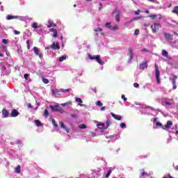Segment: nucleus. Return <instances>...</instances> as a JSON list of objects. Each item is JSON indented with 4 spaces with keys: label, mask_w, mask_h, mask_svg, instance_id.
Segmentation results:
<instances>
[{
    "label": "nucleus",
    "mask_w": 178,
    "mask_h": 178,
    "mask_svg": "<svg viewBox=\"0 0 178 178\" xmlns=\"http://www.w3.org/2000/svg\"><path fill=\"white\" fill-rule=\"evenodd\" d=\"M111 124V120H107L106 122V124L102 122H99L98 124H97V127H98L99 131V133L102 134V135L104 134H108V131H106V129H108V127H109Z\"/></svg>",
    "instance_id": "nucleus-1"
},
{
    "label": "nucleus",
    "mask_w": 178,
    "mask_h": 178,
    "mask_svg": "<svg viewBox=\"0 0 178 178\" xmlns=\"http://www.w3.org/2000/svg\"><path fill=\"white\" fill-rule=\"evenodd\" d=\"M6 20H12L13 19H17L21 22H30L33 20V18H30L29 16H19V15H8L6 17Z\"/></svg>",
    "instance_id": "nucleus-2"
},
{
    "label": "nucleus",
    "mask_w": 178,
    "mask_h": 178,
    "mask_svg": "<svg viewBox=\"0 0 178 178\" xmlns=\"http://www.w3.org/2000/svg\"><path fill=\"white\" fill-rule=\"evenodd\" d=\"M49 108H51L52 112H60V113H65V110L62 109L59 105H50Z\"/></svg>",
    "instance_id": "nucleus-3"
},
{
    "label": "nucleus",
    "mask_w": 178,
    "mask_h": 178,
    "mask_svg": "<svg viewBox=\"0 0 178 178\" xmlns=\"http://www.w3.org/2000/svg\"><path fill=\"white\" fill-rule=\"evenodd\" d=\"M89 58L91 60H96L97 62V63H99V65H101L102 66V65H104L103 61H102L101 58L99 57V55L97 56H92L90 54L88 55Z\"/></svg>",
    "instance_id": "nucleus-4"
},
{
    "label": "nucleus",
    "mask_w": 178,
    "mask_h": 178,
    "mask_svg": "<svg viewBox=\"0 0 178 178\" xmlns=\"http://www.w3.org/2000/svg\"><path fill=\"white\" fill-rule=\"evenodd\" d=\"M153 123H156V126H154V129H164L163 124L161 122L158 121V117H155L153 120Z\"/></svg>",
    "instance_id": "nucleus-5"
},
{
    "label": "nucleus",
    "mask_w": 178,
    "mask_h": 178,
    "mask_svg": "<svg viewBox=\"0 0 178 178\" xmlns=\"http://www.w3.org/2000/svg\"><path fill=\"white\" fill-rule=\"evenodd\" d=\"M155 73H156V79L157 80L158 84L161 83V72L159 71V69H158V65H155Z\"/></svg>",
    "instance_id": "nucleus-6"
},
{
    "label": "nucleus",
    "mask_w": 178,
    "mask_h": 178,
    "mask_svg": "<svg viewBox=\"0 0 178 178\" xmlns=\"http://www.w3.org/2000/svg\"><path fill=\"white\" fill-rule=\"evenodd\" d=\"M161 27V24L159 23H154L151 26L152 31L154 33H156L158 30H159V28Z\"/></svg>",
    "instance_id": "nucleus-7"
},
{
    "label": "nucleus",
    "mask_w": 178,
    "mask_h": 178,
    "mask_svg": "<svg viewBox=\"0 0 178 178\" xmlns=\"http://www.w3.org/2000/svg\"><path fill=\"white\" fill-rule=\"evenodd\" d=\"M105 27L106 29H109V30H119V27H118V25L114 24V25H111V22H107L105 24Z\"/></svg>",
    "instance_id": "nucleus-8"
},
{
    "label": "nucleus",
    "mask_w": 178,
    "mask_h": 178,
    "mask_svg": "<svg viewBox=\"0 0 178 178\" xmlns=\"http://www.w3.org/2000/svg\"><path fill=\"white\" fill-rule=\"evenodd\" d=\"M170 80L172 81V89L176 90L177 86L176 85V80H177V76L173 75L172 78H170Z\"/></svg>",
    "instance_id": "nucleus-9"
},
{
    "label": "nucleus",
    "mask_w": 178,
    "mask_h": 178,
    "mask_svg": "<svg viewBox=\"0 0 178 178\" xmlns=\"http://www.w3.org/2000/svg\"><path fill=\"white\" fill-rule=\"evenodd\" d=\"M33 52L36 56H39L40 59H42L44 56L42 54L41 52H40V49H38V47H34Z\"/></svg>",
    "instance_id": "nucleus-10"
},
{
    "label": "nucleus",
    "mask_w": 178,
    "mask_h": 178,
    "mask_svg": "<svg viewBox=\"0 0 178 178\" xmlns=\"http://www.w3.org/2000/svg\"><path fill=\"white\" fill-rule=\"evenodd\" d=\"M1 71L3 72V74H9L10 73V68L8 66H1Z\"/></svg>",
    "instance_id": "nucleus-11"
},
{
    "label": "nucleus",
    "mask_w": 178,
    "mask_h": 178,
    "mask_svg": "<svg viewBox=\"0 0 178 178\" xmlns=\"http://www.w3.org/2000/svg\"><path fill=\"white\" fill-rule=\"evenodd\" d=\"M148 67V62L147 60L143 61L139 65L140 70H144Z\"/></svg>",
    "instance_id": "nucleus-12"
},
{
    "label": "nucleus",
    "mask_w": 178,
    "mask_h": 178,
    "mask_svg": "<svg viewBox=\"0 0 178 178\" xmlns=\"http://www.w3.org/2000/svg\"><path fill=\"white\" fill-rule=\"evenodd\" d=\"M173 126V122L172 121H168L165 126L163 128V130H166L167 131H169V129Z\"/></svg>",
    "instance_id": "nucleus-13"
},
{
    "label": "nucleus",
    "mask_w": 178,
    "mask_h": 178,
    "mask_svg": "<svg viewBox=\"0 0 178 178\" xmlns=\"http://www.w3.org/2000/svg\"><path fill=\"white\" fill-rule=\"evenodd\" d=\"M129 58L128 59V63H131V60H133V49L131 48L129 49Z\"/></svg>",
    "instance_id": "nucleus-14"
},
{
    "label": "nucleus",
    "mask_w": 178,
    "mask_h": 178,
    "mask_svg": "<svg viewBox=\"0 0 178 178\" xmlns=\"http://www.w3.org/2000/svg\"><path fill=\"white\" fill-rule=\"evenodd\" d=\"M19 111L16 109H14L11 111L10 117L11 118H16V117L19 116Z\"/></svg>",
    "instance_id": "nucleus-15"
},
{
    "label": "nucleus",
    "mask_w": 178,
    "mask_h": 178,
    "mask_svg": "<svg viewBox=\"0 0 178 178\" xmlns=\"http://www.w3.org/2000/svg\"><path fill=\"white\" fill-rule=\"evenodd\" d=\"M164 37L167 41H172V40H173V35L168 33H164Z\"/></svg>",
    "instance_id": "nucleus-16"
},
{
    "label": "nucleus",
    "mask_w": 178,
    "mask_h": 178,
    "mask_svg": "<svg viewBox=\"0 0 178 178\" xmlns=\"http://www.w3.org/2000/svg\"><path fill=\"white\" fill-rule=\"evenodd\" d=\"M50 32L53 33L51 35L54 38H56V37H58V31H56V29L51 28L50 29Z\"/></svg>",
    "instance_id": "nucleus-17"
},
{
    "label": "nucleus",
    "mask_w": 178,
    "mask_h": 178,
    "mask_svg": "<svg viewBox=\"0 0 178 178\" xmlns=\"http://www.w3.org/2000/svg\"><path fill=\"white\" fill-rule=\"evenodd\" d=\"M76 102H78V105L79 106H86V104H83V100L80 97H75Z\"/></svg>",
    "instance_id": "nucleus-18"
},
{
    "label": "nucleus",
    "mask_w": 178,
    "mask_h": 178,
    "mask_svg": "<svg viewBox=\"0 0 178 178\" xmlns=\"http://www.w3.org/2000/svg\"><path fill=\"white\" fill-rule=\"evenodd\" d=\"M111 115L113 118V119H115V120H122V116L118 115L113 113H111Z\"/></svg>",
    "instance_id": "nucleus-19"
},
{
    "label": "nucleus",
    "mask_w": 178,
    "mask_h": 178,
    "mask_svg": "<svg viewBox=\"0 0 178 178\" xmlns=\"http://www.w3.org/2000/svg\"><path fill=\"white\" fill-rule=\"evenodd\" d=\"M60 46H59V44L58 43L55 44V42H53L52 44H51V49L56 50V49H60Z\"/></svg>",
    "instance_id": "nucleus-20"
},
{
    "label": "nucleus",
    "mask_w": 178,
    "mask_h": 178,
    "mask_svg": "<svg viewBox=\"0 0 178 178\" xmlns=\"http://www.w3.org/2000/svg\"><path fill=\"white\" fill-rule=\"evenodd\" d=\"M3 118H9V112L5 108L2 110Z\"/></svg>",
    "instance_id": "nucleus-21"
},
{
    "label": "nucleus",
    "mask_w": 178,
    "mask_h": 178,
    "mask_svg": "<svg viewBox=\"0 0 178 178\" xmlns=\"http://www.w3.org/2000/svg\"><path fill=\"white\" fill-rule=\"evenodd\" d=\"M91 134L93 137H97V136H102V134L99 133V130L98 129H96L95 132H91Z\"/></svg>",
    "instance_id": "nucleus-22"
},
{
    "label": "nucleus",
    "mask_w": 178,
    "mask_h": 178,
    "mask_svg": "<svg viewBox=\"0 0 178 178\" xmlns=\"http://www.w3.org/2000/svg\"><path fill=\"white\" fill-rule=\"evenodd\" d=\"M47 27L49 29L50 27H56V24H54V22L49 19Z\"/></svg>",
    "instance_id": "nucleus-23"
},
{
    "label": "nucleus",
    "mask_w": 178,
    "mask_h": 178,
    "mask_svg": "<svg viewBox=\"0 0 178 178\" xmlns=\"http://www.w3.org/2000/svg\"><path fill=\"white\" fill-rule=\"evenodd\" d=\"M172 104V102H168V101H166V100H164V101H163L162 102V105L163 106H171V105Z\"/></svg>",
    "instance_id": "nucleus-24"
},
{
    "label": "nucleus",
    "mask_w": 178,
    "mask_h": 178,
    "mask_svg": "<svg viewBox=\"0 0 178 178\" xmlns=\"http://www.w3.org/2000/svg\"><path fill=\"white\" fill-rule=\"evenodd\" d=\"M59 124H60L61 129H64V130H65L67 133H69V130L67 129V128H66V126H65L63 122H60Z\"/></svg>",
    "instance_id": "nucleus-25"
},
{
    "label": "nucleus",
    "mask_w": 178,
    "mask_h": 178,
    "mask_svg": "<svg viewBox=\"0 0 178 178\" xmlns=\"http://www.w3.org/2000/svg\"><path fill=\"white\" fill-rule=\"evenodd\" d=\"M120 13L118 11L116 13L115 16V22H120Z\"/></svg>",
    "instance_id": "nucleus-26"
},
{
    "label": "nucleus",
    "mask_w": 178,
    "mask_h": 178,
    "mask_svg": "<svg viewBox=\"0 0 178 178\" xmlns=\"http://www.w3.org/2000/svg\"><path fill=\"white\" fill-rule=\"evenodd\" d=\"M145 176H148V174L145 171H144V170H142L140 178H145Z\"/></svg>",
    "instance_id": "nucleus-27"
},
{
    "label": "nucleus",
    "mask_w": 178,
    "mask_h": 178,
    "mask_svg": "<svg viewBox=\"0 0 178 178\" xmlns=\"http://www.w3.org/2000/svg\"><path fill=\"white\" fill-rule=\"evenodd\" d=\"M66 58H67V56L63 55L61 57H59L58 62H63V60H65Z\"/></svg>",
    "instance_id": "nucleus-28"
},
{
    "label": "nucleus",
    "mask_w": 178,
    "mask_h": 178,
    "mask_svg": "<svg viewBox=\"0 0 178 178\" xmlns=\"http://www.w3.org/2000/svg\"><path fill=\"white\" fill-rule=\"evenodd\" d=\"M21 172V167L20 165H17L15 168V173H20Z\"/></svg>",
    "instance_id": "nucleus-29"
},
{
    "label": "nucleus",
    "mask_w": 178,
    "mask_h": 178,
    "mask_svg": "<svg viewBox=\"0 0 178 178\" xmlns=\"http://www.w3.org/2000/svg\"><path fill=\"white\" fill-rule=\"evenodd\" d=\"M31 27L33 29H37L40 27V26H38V23L37 22H33L32 24H31Z\"/></svg>",
    "instance_id": "nucleus-30"
},
{
    "label": "nucleus",
    "mask_w": 178,
    "mask_h": 178,
    "mask_svg": "<svg viewBox=\"0 0 178 178\" xmlns=\"http://www.w3.org/2000/svg\"><path fill=\"white\" fill-rule=\"evenodd\" d=\"M161 54L163 56H165V58H168V56H169V53H168V51H166V50L165 49L162 50Z\"/></svg>",
    "instance_id": "nucleus-31"
},
{
    "label": "nucleus",
    "mask_w": 178,
    "mask_h": 178,
    "mask_svg": "<svg viewBox=\"0 0 178 178\" xmlns=\"http://www.w3.org/2000/svg\"><path fill=\"white\" fill-rule=\"evenodd\" d=\"M143 19V15H140V16H139V17H134L133 19H131L130 20V22H134V21L138 20V19Z\"/></svg>",
    "instance_id": "nucleus-32"
},
{
    "label": "nucleus",
    "mask_w": 178,
    "mask_h": 178,
    "mask_svg": "<svg viewBox=\"0 0 178 178\" xmlns=\"http://www.w3.org/2000/svg\"><path fill=\"white\" fill-rule=\"evenodd\" d=\"M42 80L44 84H48V83H49V80L47 79L45 76H42Z\"/></svg>",
    "instance_id": "nucleus-33"
},
{
    "label": "nucleus",
    "mask_w": 178,
    "mask_h": 178,
    "mask_svg": "<svg viewBox=\"0 0 178 178\" xmlns=\"http://www.w3.org/2000/svg\"><path fill=\"white\" fill-rule=\"evenodd\" d=\"M111 173H112V170L110 169L107 171V173L106 174L105 177L106 178L109 177L111 176Z\"/></svg>",
    "instance_id": "nucleus-34"
},
{
    "label": "nucleus",
    "mask_w": 178,
    "mask_h": 178,
    "mask_svg": "<svg viewBox=\"0 0 178 178\" xmlns=\"http://www.w3.org/2000/svg\"><path fill=\"white\" fill-rule=\"evenodd\" d=\"M173 129H174V130H175V131H171V133H174L175 134H178L177 124H175V125L173 127Z\"/></svg>",
    "instance_id": "nucleus-35"
},
{
    "label": "nucleus",
    "mask_w": 178,
    "mask_h": 178,
    "mask_svg": "<svg viewBox=\"0 0 178 178\" xmlns=\"http://www.w3.org/2000/svg\"><path fill=\"white\" fill-rule=\"evenodd\" d=\"M49 115V113L48 112V110L45 109L44 111L43 116H44V118H48Z\"/></svg>",
    "instance_id": "nucleus-36"
},
{
    "label": "nucleus",
    "mask_w": 178,
    "mask_h": 178,
    "mask_svg": "<svg viewBox=\"0 0 178 178\" xmlns=\"http://www.w3.org/2000/svg\"><path fill=\"white\" fill-rule=\"evenodd\" d=\"M51 123L54 127H58V124H56V122L55 121V119L52 118L51 119Z\"/></svg>",
    "instance_id": "nucleus-37"
},
{
    "label": "nucleus",
    "mask_w": 178,
    "mask_h": 178,
    "mask_svg": "<svg viewBox=\"0 0 178 178\" xmlns=\"http://www.w3.org/2000/svg\"><path fill=\"white\" fill-rule=\"evenodd\" d=\"M3 49L4 51H6V54L8 56H10V53H9V51H8V47H6V46L3 47Z\"/></svg>",
    "instance_id": "nucleus-38"
},
{
    "label": "nucleus",
    "mask_w": 178,
    "mask_h": 178,
    "mask_svg": "<svg viewBox=\"0 0 178 178\" xmlns=\"http://www.w3.org/2000/svg\"><path fill=\"white\" fill-rule=\"evenodd\" d=\"M34 122H35V126H38V127H40V126H41V121L35 120Z\"/></svg>",
    "instance_id": "nucleus-39"
},
{
    "label": "nucleus",
    "mask_w": 178,
    "mask_h": 178,
    "mask_svg": "<svg viewBox=\"0 0 178 178\" xmlns=\"http://www.w3.org/2000/svg\"><path fill=\"white\" fill-rule=\"evenodd\" d=\"M172 13H176L178 15V6H175L172 10Z\"/></svg>",
    "instance_id": "nucleus-40"
},
{
    "label": "nucleus",
    "mask_w": 178,
    "mask_h": 178,
    "mask_svg": "<svg viewBox=\"0 0 178 178\" xmlns=\"http://www.w3.org/2000/svg\"><path fill=\"white\" fill-rule=\"evenodd\" d=\"M120 127H121V129H126V124L124 122L121 123Z\"/></svg>",
    "instance_id": "nucleus-41"
},
{
    "label": "nucleus",
    "mask_w": 178,
    "mask_h": 178,
    "mask_svg": "<svg viewBox=\"0 0 178 178\" xmlns=\"http://www.w3.org/2000/svg\"><path fill=\"white\" fill-rule=\"evenodd\" d=\"M24 79H25V80H29V79H30V74H25L24 75Z\"/></svg>",
    "instance_id": "nucleus-42"
},
{
    "label": "nucleus",
    "mask_w": 178,
    "mask_h": 178,
    "mask_svg": "<svg viewBox=\"0 0 178 178\" xmlns=\"http://www.w3.org/2000/svg\"><path fill=\"white\" fill-rule=\"evenodd\" d=\"M94 31H95V33L101 32L102 31V28H97L96 29H94Z\"/></svg>",
    "instance_id": "nucleus-43"
},
{
    "label": "nucleus",
    "mask_w": 178,
    "mask_h": 178,
    "mask_svg": "<svg viewBox=\"0 0 178 178\" xmlns=\"http://www.w3.org/2000/svg\"><path fill=\"white\" fill-rule=\"evenodd\" d=\"M79 129H87V126H86L84 124H80Z\"/></svg>",
    "instance_id": "nucleus-44"
},
{
    "label": "nucleus",
    "mask_w": 178,
    "mask_h": 178,
    "mask_svg": "<svg viewBox=\"0 0 178 178\" xmlns=\"http://www.w3.org/2000/svg\"><path fill=\"white\" fill-rule=\"evenodd\" d=\"M121 98H122V99H123V101L124 102H126V101H127V98L126 97V96H124V95H122Z\"/></svg>",
    "instance_id": "nucleus-45"
},
{
    "label": "nucleus",
    "mask_w": 178,
    "mask_h": 178,
    "mask_svg": "<svg viewBox=\"0 0 178 178\" xmlns=\"http://www.w3.org/2000/svg\"><path fill=\"white\" fill-rule=\"evenodd\" d=\"M96 105H97V106H102V103L101 102V101L98 100L96 102Z\"/></svg>",
    "instance_id": "nucleus-46"
},
{
    "label": "nucleus",
    "mask_w": 178,
    "mask_h": 178,
    "mask_svg": "<svg viewBox=\"0 0 178 178\" xmlns=\"http://www.w3.org/2000/svg\"><path fill=\"white\" fill-rule=\"evenodd\" d=\"M1 42H3V44H8V42H9V40L6 39H2Z\"/></svg>",
    "instance_id": "nucleus-47"
},
{
    "label": "nucleus",
    "mask_w": 178,
    "mask_h": 178,
    "mask_svg": "<svg viewBox=\"0 0 178 178\" xmlns=\"http://www.w3.org/2000/svg\"><path fill=\"white\" fill-rule=\"evenodd\" d=\"M52 94L54 97H58V92H56V90H52Z\"/></svg>",
    "instance_id": "nucleus-48"
},
{
    "label": "nucleus",
    "mask_w": 178,
    "mask_h": 178,
    "mask_svg": "<svg viewBox=\"0 0 178 178\" xmlns=\"http://www.w3.org/2000/svg\"><path fill=\"white\" fill-rule=\"evenodd\" d=\"M62 92H69L70 89H61Z\"/></svg>",
    "instance_id": "nucleus-49"
},
{
    "label": "nucleus",
    "mask_w": 178,
    "mask_h": 178,
    "mask_svg": "<svg viewBox=\"0 0 178 178\" xmlns=\"http://www.w3.org/2000/svg\"><path fill=\"white\" fill-rule=\"evenodd\" d=\"M71 118H72V119H77V115L76 114H71Z\"/></svg>",
    "instance_id": "nucleus-50"
},
{
    "label": "nucleus",
    "mask_w": 178,
    "mask_h": 178,
    "mask_svg": "<svg viewBox=\"0 0 178 178\" xmlns=\"http://www.w3.org/2000/svg\"><path fill=\"white\" fill-rule=\"evenodd\" d=\"M17 54H18V55H22L23 54V51H22L21 49H17Z\"/></svg>",
    "instance_id": "nucleus-51"
},
{
    "label": "nucleus",
    "mask_w": 178,
    "mask_h": 178,
    "mask_svg": "<svg viewBox=\"0 0 178 178\" xmlns=\"http://www.w3.org/2000/svg\"><path fill=\"white\" fill-rule=\"evenodd\" d=\"M140 33V31L138 29H136L134 32V35H138Z\"/></svg>",
    "instance_id": "nucleus-52"
},
{
    "label": "nucleus",
    "mask_w": 178,
    "mask_h": 178,
    "mask_svg": "<svg viewBox=\"0 0 178 178\" xmlns=\"http://www.w3.org/2000/svg\"><path fill=\"white\" fill-rule=\"evenodd\" d=\"M134 87H135V88H138V87H140V85L137 83H134Z\"/></svg>",
    "instance_id": "nucleus-53"
},
{
    "label": "nucleus",
    "mask_w": 178,
    "mask_h": 178,
    "mask_svg": "<svg viewBox=\"0 0 178 178\" xmlns=\"http://www.w3.org/2000/svg\"><path fill=\"white\" fill-rule=\"evenodd\" d=\"M27 49H30V40H26Z\"/></svg>",
    "instance_id": "nucleus-54"
},
{
    "label": "nucleus",
    "mask_w": 178,
    "mask_h": 178,
    "mask_svg": "<svg viewBox=\"0 0 178 178\" xmlns=\"http://www.w3.org/2000/svg\"><path fill=\"white\" fill-rule=\"evenodd\" d=\"M106 138H110V140H113V138H115V136H106Z\"/></svg>",
    "instance_id": "nucleus-55"
},
{
    "label": "nucleus",
    "mask_w": 178,
    "mask_h": 178,
    "mask_svg": "<svg viewBox=\"0 0 178 178\" xmlns=\"http://www.w3.org/2000/svg\"><path fill=\"white\" fill-rule=\"evenodd\" d=\"M149 17H151V19H156V15H152L149 16Z\"/></svg>",
    "instance_id": "nucleus-56"
},
{
    "label": "nucleus",
    "mask_w": 178,
    "mask_h": 178,
    "mask_svg": "<svg viewBox=\"0 0 178 178\" xmlns=\"http://www.w3.org/2000/svg\"><path fill=\"white\" fill-rule=\"evenodd\" d=\"M14 34L17 35L20 34V31L15 30L14 31Z\"/></svg>",
    "instance_id": "nucleus-57"
},
{
    "label": "nucleus",
    "mask_w": 178,
    "mask_h": 178,
    "mask_svg": "<svg viewBox=\"0 0 178 178\" xmlns=\"http://www.w3.org/2000/svg\"><path fill=\"white\" fill-rule=\"evenodd\" d=\"M141 52H149V50L147 49H143L141 50Z\"/></svg>",
    "instance_id": "nucleus-58"
},
{
    "label": "nucleus",
    "mask_w": 178,
    "mask_h": 178,
    "mask_svg": "<svg viewBox=\"0 0 178 178\" xmlns=\"http://www.w3.org/2000/svg\"><path fill=\"white\" fill-rule=\"evenodd\" d=\"M140 13H141V10H138L135 11V15H140Z\"/></svg>",
    "instance_id": "nucleus-59"
},
{
    "label": "nucleus",
    "mask_w": 178,
    "mask_h": 178,
    "mask_svg": "<svg viewBox=\"0 0 178 178\" xmlns=\"http://www.w3.org/2000/svg\"><path fill=\"white\" fill-rule=\"evenodd\" d=\"M36 32L38 33V34H39V35H41V33H42V30H38L36 31Z\"/></svg>",
    "instance_id": "nucleus-60"
},
{
    "label": "nucleus",
    "mask_w": 178,
    "mask_h": 178,
    "mask_svg": "<svg viewBox=\"0 0 178 178\" xmlns=\"http://www.w3.org/2000/svg\"><path fill=\"white\" fill-rule=\"evenodd\" d=\"M105 109H106V107L103 106V107H102V108H100V111H101L102 112H104V111H105Z\"/></svg>",
    "instance_id": "nucleus-61"
},
{
    "label": "nucleus",
    "mask_w": 178,
    "mask_h": 178,
    "mask_svg": "<svg viewBox=\"0 0 178 178\" xmlns=\"http://www.w3.org/2000/svg\"><path fill=\"white\" fill-rule=\"evenodd\" d=\"M51 48H52V45L46 47L45 49H51Z\"/></svg>",
    "instance_id": "nucleus-62"
},
{
    "label": "nucleus",
    "mask_w": 178,
    "mask_h": 178,
    "mask_svg": "<svg viewBox=\"0 0 178 178\" xmlns=\"http://www.w3.org/2000/svg\"><path fill=\"white\" fill-rule=\"evenodd\" d=\"M170 141H172V136H170V138L168 139L167 143H169Z\"/></svg>",
    "instance_id": "nucleus-63"
},
{
    "label": "nucleus",
    "mask_w": 178,
    "mask_h": 178,
    "mask_svg": "<svg viewBox=\"0 0 178 178\" xmlns=\"http://www.w3.org/2000/svg\"><path fill=\"white\" fill-rule=\"evenodd\" d=\"M94 173H95L96 175H99V170L94 171Z\"/></svg>",
    "instance_id": "nucleus-64"
}]
</instances>
